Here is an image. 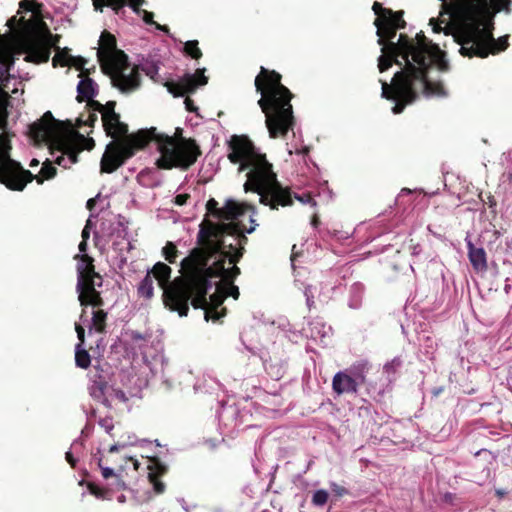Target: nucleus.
Segmentation results:
<instances>
[{
	"label": "nucleus",
	"mask_w": 512,
	"mask_h": 512,
	"mask_svg": "<svg viewBox=\"0 0 512 512\" xmlns=\"http://www.w3.org/2000/svg\"><path fill=\"white\" fill-rule=\"evenodd\" d=\"M20 9L31 12L29 19L16 16L7 21L11 30L9 35H0V183L8 189L22 191L27 183L33 179L38 184L44 180L52 179L56 175V168L49 159L43 163L38 175L23 169L19 162L11 159L9 151L10 141L5 133L9 106L10 93L17 94L21 85L11 70L16 56L25 54L28 62H47L50 57V49H57L53 58V64L67 66L74 64V58L67 50L56 47L55 37L51 34L46 23L40 17V4L33 5L30 0H22Z\"/></svg>",
	"instance_id": "f257e3e1"
},
{
	"label": "nucleus",
	"mask_w": 512,
	"mask_h": 512,
	"mask_svg": "<svg viewBox=\"0 0 512 512\" xmlns=\"http://www.w3.org/2000/svg\"><path fill=\"white\" fill-rule=\"evenodd\" d=\"M372 10L377 15L374 24L379 37L378 44L382 46V55L378 59L379 70H387L393 61L402 67L394 75L391 85L380 80L381 96L395 101L392 112L401 113L404 106L412 103L420 94L427 98L446 97L447 92L435 75L449 70L445 53L422 32L416 35L415 40L401 34L398 41L393 42L396 31L405 24L402 12H393L382 7L379 2H374Z\"/></svg>",
	"instance_id": "f03ea898"
},
{
	"label": "nucleus",
	"mask_w": 512,
	"mask_h": 512,
	"mask_svg": "<svg viewBox=\"0 0 512 512\" xmlns=\"http://www.w3.org/2000/svg\"><path fill=\"white\" fill-rule=\"evenodd\" d=\"M97 105L107 134L113 138L126 136L119 147L112 149L108 147L103 154L101 172H114L124 163L125 159L133 156L135 150L143 148L149 143H153L160 153L157 160L160 168L178 167L187 169L197 160L200 151L193 140L175 139L158 133L156 128L140 130L135 134L127 135V125L120 121L119 115L114 111L115 102L110 101L105 105L100 103Z\"/></svg>",
	"instance_id": "7ed1b4c3"
},
{
	"label": "nucleus",
	"mask_w": 512,
	"mask_h": 512,
	"mask_svg": "<svg viewBox=\"0 0 512 512\" xmlns=\"http://www.w3.org/2000/svg\"><path fill=\"white\" fill-rule=\"evenodd\" d=\"M255 226L245 229L236 222L202 223L197 235L198 247L181 261V269L192 274L190 286L206 292L211 285L206 276L211 272L215 275L231 274L225 268V262L235 265L242 257L247 242L245 233H252Z\"/></svg>",
	"instance_id": "20e7f679"
},
{
	"label": "nucleus",
	"mask_w": 512,
	"mask_h": 512,
	"mask_svg": "<svg viewBox=\"0 0 512 512\" xmlns=\"http://www.w3.org/2000/svg\"><path fill=\"white\" fill-rule=\"evenodd\" d=\"M512 0H450L449 10L462 24L452 33L459 52L466 57L485 58L508 47V36L495 40L492 34L493 16L498 12H511ZM448 6L447 3L442 5Z\"/></svg>",
	"instance_id": "39448f33"
},
{
	"label": "nucleus",
	"mask_w": 512,
	"mask_h": 512,
	"mask_svg": "<svg viewBox=\"0 0 512 512\" xmlns=\"http://www.w3.org/2000/svg\"><path fill=\"white\" fill-rule=\"evenodd\" d=\"M228 158L239 164V171H246L244 183L246 192L252 191L259 195V201L271 209L292 204L290 191L277 180L265 155L256 150L252 142L246 138L233 136L229 143Z\"/></svg>",
	"instance_id": "423d86ee"
},
{
	"label": "nucleus",
	"mask_w": 512,
	"mask_h": 512,
	"mask_svg": "<svg viewBox=\"0 0 512 512\" xmlns=\"http://www.w3.org/2000/svg\"><path fill=\"white\" fill-rule=\"evenodd\" d=\"M231 272L228 276L215 275L212 272L206 276L210 287L206 292L200 295V291L190 286L192 282V274L189 275V281H176L168 288H165V302L172 310L178 312L179 316H186L189 311V302L194 308H201L204 310L205 319L208 321L212 319L216 321L220 319L223 314L218 312L217 308L223 303L224 299L232 296L234 299L239 297V289L232 284V280L240 274V269L233 265L231 268H226Z\"/></svg>",
	"instance_id": "0eeeda50"
},
{
	"label": "nucleus",
	"mask_w": 512,
	"mask_h": 512,
	"mask_svg": "<svg viewBox=\"0 0 512 512\" xmlns=\"http://www.w3.org/2000/svg\"><path fill=\"white\" fill-rule=\"evenodd\" d=\"M30 137L37 143L45 142L51 149L52 161L69 168L78 161L77 155L83 150H91L95 143L92 138L74 131L70 126L56 120L50 111L28 127Z\"/></svg>",
	"instance_id": "6e6552de"
},
{
	"label": "nucleus",
	"mask_w": 512,
	"mask_h": 512,
	"mask_svg": "<svg viewBox=\"0 0 512 512\" xmlns=\"http://www.w3.org/2000/svg\"><path fill=\"white\" fill-rule=\"evenodd\" d=\"M255 87L261 93L258 105L265 114L269 136H284L294 125L291 92L281 84L279 73L264 67H261L260 74L255 78Z\"/></svg>",
	"instance_id": "1a4fd4ad"
},
{
	"label": "nucleus",
	"mask_w": 512,
	"mask_h": 512,
	"mask_svg": "<svg viewBox=\"0 0 512 512\" xmlns=\"http://www.w3.org/2000/svg\"><path fill=\"white\" fill-rule=\"evenodd\" d=\"M99 45L97 56L112 85L123 94L138 90L141 85L140 72L136 66L129 63L127 55L116 48L115 37L104 31L100 36Z\"/></svg>",
	"instance_id": "9d476101"
},
{
	"label": "nucleus",
	"mask_w": 512,
	"mask_h": 512,
	"mask_svg": "<svg viewBox=\"0 0 512 512\" xmlns=\"http://www.w3.org/2000/svg\"><path fill=\"white\" fill-rule=\"evenodd\" d=\"M102 285L101 277L94 271L92 259L82 255L77 264V285L78 299L81 306L88 305L102 306L103 301L96 286Z\"/></svg>",
	"instance_id": "9b49d317"
},
{
	"label": "nucleus",
	"mask_w": 512,
	"mask_h": 512,
	"mask_svg": "<svg viewBox=\"0 0 512 512\" xmlns=\"http://www.w3.org/2000/svg\"><path fill=\"white\" fill-rule=\"evenodd\" d=\"M369 369V362L362 360L337 372L332 379L333 392L338 396L343 394H357L359 387L366 381V375Z\"/></svg>",
	"instance_id": "f8f14e48"
},
{
	"label": "nucleus",
	"mask_w": 512,
	"mask_h": 512,
	"mask_svg": "<svg viewBox=\"0 0 512 512\" xmlns=\"http://www.w3.org/2000/svg\"><path fill=\"white\" fill-rule=\"evenodd\" d=\"M171 268L162 262H158L154 265L151 273L148 272L146 276L141 280L138 286V295L145 299H150L154 294L153 287V279L155 278L158 281L159 286L163 289V303L166 308L173 311L165 302V288H168L172 283L176 281H189V275L187 274V279L176 278L173 281H170Z\"/></svg>",
	"instance_id": "ddd939ff"
},
{
	"label": "nucleus",
	"mask_w": 512,
	"mask_h": 512,
	"mask_svg": "<svg viewBox=\"0 0 512 512\" xmlns=\"http://www.w3.org/2000/svg\"><path fill=\"white\" fill-rule=\"evenodd\" d=\"M208 212L224 222L225 220H238L244 214H250V222L254 223L253 215L255 214V207L245 202H237L235 200H227L222 208L218 207V202L215 199H210L207 202Z\"/></svg>",
	"instance_id": "4468645a"
},
{
	"label": "nucleus",
	"mask_w": 512,
	"mask_h": 512,
	"mask_svg": "<svg viewBox=\"0 0 512 512\" xmlns=\"http://www.w3.org/2000/svg\"><path fill=\"white\" fill-rule=\"evenodd\" d=\"M145 3V0H93V6L96 11H103V7H110L116 14H120L125 6H129L132 10L138 14H142L143 21L146 24H151L156 27V29L160 31L167 32L168 28L166 26H162L153 20V13L142 10L141 6Z\"/></svg>",
	"instance_id": "2eb2a0df"
},
{
	"label": "nucleus",
	"mask_w": 512,
	"mask_h": 512,
	"mask_svg": "<svg viewBox=\"0 0 512 512\" xmlns=\"http://www.w3.org/2000/svg\"><path fill=\"white\" fill-rule=\"evenodd\" d=\"M204 70H197L195 74L186 73L175 83H167L168 91L174 96H183L187 93H193L198 86L207 83V77L203 74Z\"/></svg>",
	"instance_id": "dca6fc26"
},
{
	"label": "nucleus",
	"mask_w": 512,
	"mask_h": 512,
	"mask_svg": "<svg viewBox=\"0 0 512 512\" xmlns=\"http://www.w3.org/2000/svg\"><path fill=\"white\" fill-rule=\"evenodd\" d=\"M466 246L468 250V258L474 270L477 272H486L487 265V254L484 248L476 247L474 243L466 238Z\"/></svg>",
	"instance_id": "f3484780"
},
{
	"label": "nucleus",
	"mask_w": 512,
	"mask_h": 512,
	"mask_svg": "<svg viewBox=\"0 0 512 512\" xmlns=\"http://www.w3.org/2000/svg\"><path fill=\"white\" fill-rule=\"evenodd\" d=\"M335 289L336 286H332L330 282L321 283L319 291L315 286H307L304 290V295L308 307L310 308L314 304V298L316 296L319 301L328 302L332 298Z\"/></svg>",
	"instance_id": "a211bd4d"
},
{
	"label": "nucleus",
	"mask_w": 512,
	"mask_h": 512,
	"mask_svg": "<svg viewBox=\"0 0 512 512\" xmlns=\"http://www.w3.org/2000/svg\"><path fill=\"white\" fill-rule=\"evenodd\" d=\"M275 349L276 347L273 346V350ZM268 354V356H262L265 370L275 379H279L284 373L286 361L281 357H277L274 351H272V354L270 352Z\"/></svg>",
	"instance_id": "6ab92c4d"
},
{
	"label": "nucleus",
	"mask_w": 512,
	"mask_h": 512,
	"mask_svg": "<svg viewBox=\"0 0 512 512\" xmlns=\"http://www.w3.org/2000/svg\"><path fill=\"white\" fill-rule=\"evenodd\" d=\"M237 409L233 406H223L218 412V421L221 433L228 434L236 426L235 416Z\"/></svg>",
	"instance_id": "aec40b11"
},
{
	"label": "nucleus",
	"mask_w": 512,
	"mask_h": 512,
	"mask_svg": "<svg viewBox=\"0 0 512 512\" xmlns=\"http://www.w3.org/2000/svg\"><path fill=\"white\" fill-rule=\"evenodd\" d=\"M332 333L331 326L327 325L323 320L317 318L309 322L307 335L314 339L324 342Z\"/></svg>",
	"instance_id": "412c9836"
},
{
	"label": "nucleus",
	"mask_w": 512,
	"mask_h": 512,
	"mask_svg": "<svg viewBox=\"0 0 512 512\" xmlns=\"http://www.w3.org/2000/svg\"><path fill=\"white\" fill-rule=\"evenodd\" d=\"M75 330L79 339V343L76 345L75 362L78 367L86 369L90 365L91 360L89 353L82 348L85 331L84 328L77 323L75 324Z\"/></svg>",
	"instance_id": "4be33fe9"
},
{
	"label": "nucleus",
	"mask_w": 512,
	"mask_h": 512,
	"mask_svg": "<svg viewBox=\"0 0 512 512\" xmlns=\"http://www.w3.org/2000/svg\"><path fill=\"white\" fill-rule=\"evenodd\" d=\"M108 385L106 380L101 376H94L89 386V393L91 397L105 405H108L107 392Z\"/></svg>",
	"instance_id": "5701e85b"
},
{
	"label": "nucleus",
	"mask_w": 512,
	"mask_h": 512,
	"mask_svg": "<svg viewBox=\"0 0 512 512\" xmlns=\"http://www.w3.org/2000/svg\"><path fill=\"white\" fill-rule=\"evenodd\" d=\"M364 285L359 282H355L351 285L349 290V299H348V305L352 309H358L360 308L362 304V299L364 295Z\"/></svg>",
	"instance_id": "b1692460"
},
{
	"label": "nucleus",
	"mask_w": 512,
	"mask_h": 512,
	"mask_svg": "<svg viewBox=\"0 0 512 512\" xmlns=\"http://www.w3.org/2000/svg\"><path fill=\"white\" fill-rule=\"evenodd\" d=\"M97 84L90 78H84L77 85L78 97L86 100L92 99L96 95Z\"/></svg>",
	"instance_id": "393cba45"
},
{
	"label": "nucleus",
	"mask_w": 512,
	"mask_h": 512,
	"mask_svg": "<svg viewBox=\"0 0 512 512\" xmlns=\"http://www.w3.org/2000/svg\"><path fill=\"white\" fill-rule=\"evenodd\" d=\"M93 308H97L98 306ZM107 314L101 310H92V318H91V325L89 326V330H95L96 332H103L105 330V322H106Z\"/></svg>",
	"instance_id": "a878e982"
},
{
	"label": "nucleus",
	"mask_w": 512,
	"mask_h": 512,
	"mask_svg": "<svg viewBox=\"0 0 512 512\" xmlns=\"http://www.w3.org/2000/svg\"><path fill=\"white\" fill-rule=\"evenodd\" d=\"M83 449V442L77 439L71 444L70 450L66 452L65 458L72 467H75L77 462V459L74 457V454H80L83 451Z\"/></svg>",
	"instance_id": "bb28decb"
},
{
	"label": "nucleus",
	"mask_w": 512,
	"mask_h": 512,
	"mask_svg": "<svg viewBox=\"0 0 512 512\" xmlns=\"http://www.w3.org/2000/svg\"><path fill=\"white\" fill-rule=\"evenodd\" d=\"M131 344L139 349H142L147 345V342L150 339V335H144L137 331H131L129 333Z\"/></svg>",
	"instance_id": "cd10ccee"
},
{
	"label": "nucleus",
	"mask_w": 512,
	"mask_h": 512,
	"mask_svg": "<svg viewBox=\"0 0 512 512\" xmlns=\"http://www.w3.org/2000/svg\"><path fill=\"white\" fill-rule=\"evenodd\" d=\"M163 255L167 261L174 263L178 256V250L174 243L168 242L163 248Z\"/></svg>",
	"instance_id": "c85d7f7f"
},
{
	"label": "nucleus",
	"mask_w": 512,
	"mask_h": 512,
	"mask_svg": "<svg viewBox=\"0 0 512 512\" xmlns=\"http://www.w3.org/2000/svg\"><path fill=\"white\" fill-rule=\"evenodd\" d=\"M329 494L324 489L316 490L312 496V503L315 506L321 507L327 503Z\"/></svg>",
	"instance_id": "c756f323"
},
{
	"label": "nucleus",
	"mask_w": 512,
	"mask_h": 512,
	"mask_svg": "<svg viewBox=\"0 0 512 512\" xmlns=\"http://www.w3.org/2000/svg\"><path fill=\"white\" fill-rule=\"evenodd\" d=\"M402 366V360L400 357H395L390 362L386 363L383 367L384 372L389 378L391 374H395L396 371Z\"/></svg>",
	"instance_id": "7c9ffc66"
},
{
	"label": "nucleus",
	"mask_w": 512,
	"mask_h": 512,
	"mask_svg": "<svg viewBox=\"0 0 512 512\" xmlns=\"http://www.w3.org/2000/svg\"><path fill=\"white\" fill-rule=\"evenodd\" d=\"M185 51L188 55H190L192 58L198 59L201 57L202 53L200 49L198 48V42L197 41H188L185 44Z\"/></svg>",
	"instance_id": "2f4dec72"
},
{
	"label": "nucleus",
	"mask_w": 512,
	"mask_h": 512,
	"mask_svg": "<svg viewBox=\"0 0 512 512\" xmlns=\"http://www.w3.org/2000/svg\"><path fill=\"white\" fill-rule=\"evenodd\" d=\"M445 23V20H436L435 18L430 19V25L433 27V31L439 33L443 31L446 35L451 33V27L447 24L444 28H442V24Z\"/></svg>",
	"instance_id": "473e14b6"
},
{
	"label": "nucleus",
	"mask_w": 512,
	"mask_h": 512,
	"mask_svg": "<svg viewBox=\"0 0 512 512\" xmlns=\"http://www.w3.org/2000/svg\"><path fill=\"white\" fill-rule=\"evenodd\" d=\"M149 477H150V481L153 484L154 491L157 494L163 493L165 490V484L162 483L161 481H159L155 475L150 474Z\"/></svg>",
	"instance_id": "72a5a7b5"
},
{
	"label": "nucleus",
	"mask_w": 512,
	"mask_h": 512,
	"mask_svg": "<svg viewBox=\"0 0 512 512\" xmlns=\"http://www.w3.org/2000/svg\"><path fill=\"white\" fill-rule=\"evenodd\" d=\"M98 424L100 425V427H102L105 432L107 433H110L114 427L113 425V421H112V418L110 417H105V418H101L99 421H98Z\"/></svg>",
	"instance_id": "f704fd0d"
},
{
	"label": "nucleus",
	"mask_w": 512,
	"mask_h": 512,
	"mask_svg": "<svg viewBox=\"0 0 512 512\" xmlns=\"http://www.w3.org/2000/svg\"><path fill=\"white\" fill-rule=\"evenodd\" d=\"M330 488H331L332 492H333L335 495L339 496V497H341V496H344V495L348 494V490H347L345 487L340 486V485H338V484H337V483H335V482H331V483H330Z\"/></svg>",
	"instance_id": "c9c22d12"
},
{
	"label": "nucleus",
	"mask_w": 512,
	"mask_h": 512,
	"mask_svg": "<svg viewBox=\"0 0 512 512\" xmlns=\"http://www.w3.org/2000/svg\"><path fill=\"white\" fill-rule=\"evenodd\" d=\"M88 489H89V492L92 495H94L95 497H97L99 499L104 498V491L102 489H100L99 487H97L96 485L90 483L88 485Z\"/></svg>",
	"instance_id": "e433bc0d"
},
{
	"label": "nucleus",
	"mask_w": 512,
	"mask_h": 512,
	"mask_svg": "<svg viewBox=\"0 0 512 512\" xmlns=\"http://www.w3.org/2000/svg\"><path fill=\"white\" fill-rule=\"evenodd\" d=\"M135 440L133 439H130L127 443H118V444H114L112 446H110L109 448V452L110 453H114V452H117L120 448H124L126 445H134L135 444Z\"/></svg>",
	"instance_id": "4c0bfd02"
},
{
	"label": "nucleus",
	"mask_w": 512,
	"mask_h": 512,
	"mask_svg": "<svg viewBox=\"0 0 512 512\" xmlns=\"http://www.w3.org/2000/svg\"><path fill=\"white\" fill-rule=\"evenodd\" d=\"M98 465H99V467L101 469V474H102L103 478L108 479V478L114 476V470L112 468L103 467L101 465V461L100 460H99Z\"/></svg>",
	"instance_id": "58836bf2"
},
{
	"label": "nucleus",
	"mask_w": 512,
	"mask_h": 512,
	"mask_svg": "<svg viewBox=\"0 0 512 512\" xmlns=\"http://www.w3.org/2000/svg\"><path fill=\"white\" fill-rule=\"evenodd\" d=\"M188 198H189V196L186 194H178L174 198V203L178 206H182V205L186 204Z\"/></svg>",
	"instance_id": "ea45409f"
},
{
	"label": "nucleus",
	"mask_w": 512,
	"mask_h": 512,
	"mask_svg": "<svg viewBox=\"0 0 512 512\" xmlns=\"http://www.w3.org/2000/svg\"><path fill=\"white\" fill-rule=\"evenodd\" d=\"M296 198L304 203V204H312L315 205V201L312 199V197L309 194H302L300 196H296Z\"/></svg>",
	"instance_id": "a19ab883"
},
{
	"label": "nucleus",
	"mask_w": 512,
	"mask_h": 512,
	"mask_svg": "<svg viewBox=\"0 0 512 512\" xmlns=\"http://www.w3.org/2000/svg\"><path fill=\"white\" fill-rule=\"evenodd\" d=\"M287 150H288V153H289V154L296 153V154H304V155H306V154H308V152H309V148H308V147H306V146L302 147L301 149H299V148H297V147H295V148H289V147H288V149H287Z\"/></svg>",
	"instance_id": "79ce46f5"
},
{
	"label": "nucleus",
	"mask_w": 512,
	"mask_h": 512,
	"mask_svg": "<svg viewBox=\"0 0 512 512\" xmlns=\"http://www.w3.org/2000/svg\"><path fill=\"white\" fill-rule=\"evenodd\" d=\"M154 360L160 364L161 372H162V374H164L165 367L167 366V360L163 356H159V357L155 358ZM162 377L164 378L165 375H162Z\"/></svg>",
	"instance_id": "37998d69"
},
{
	"label": "nucleus",
	"mask_w": 512,
	"mask_h": 512,
	"mask_svg": "<svg viewBox=\"0 0 512 512\" xmlns=\"http://www.w3.org/2000/svg\"><path fill=\"white\" fill-rule=\"evenodd\" d=\"M94 217L95 216L93 214H91L89 216V218L87 219L86 224L84 226L85 228H88L89 230H91L95 226V222L93 220Z\"/></svg>",
	"instance_id": "c03bdc74"
},
{
	"label": "nucleus",
	"mask_w": 512,
	"mask_h": 512,
	"mask_svg": "<svg viewBox=\"0 0 512 512\" xmlns=\"http://www.w3.org/2000/svg\"><path fill=\"white\" fill-rule=\"evenodd\" d=\"M421 253V247L420 245L416 244V245H413L411 246V254L413 256H417Z\"/></svg>",
	"instance_id": "a18cd8bd"
},
{
	"label": "nucleus",
	"mask_w": 512,
	"mask_h": 512,
	"mask_svg": "<svg viewBox=\"0 0 512 512\" xmlns=\"http://www.w3.org/2000/svg\"><path fill=\"white\" fill-rule=\"evenodd\" d=\"M90 237V230L88 228H83L82 230V240H88Z\"/></svg>",
	"instance_id": "49530a36"
},
{
	"label": "nucleus",
	"mask_w": 512,
	"mask_h": 512,
	"mask_svg": "<svg viewBox=\"0 0 512 512\" xmlns=\"http://www.w3.org/2000/svg\"><path fill=\"white\" fill-rule=\"evenodd\" d=\"M80 252L84 253L87 250V240H82L79 244Z\"/></svg>",
	"instance_id": "de8ad7c7"
},
{
	"label": "nucleus",
	"mask_w": 512,
	"mask_h": 512,
	"mask_svg": "<svg viewBox=\"0 0 512 512\" xmlns=\"http://www.w3.org/2000/svg\"><path fill=\"white\" fill-rule=\"evenodd\" d=\"M92 431V426L90 424H86L85 427L82 429L83 435H89Z\"/></svg>",
	"instance_id": "09e8293b"
},
{
	"label": "nucleus",
	"mask_w": 512,
	"mask_h": 512,
	"mask_svg": "<svg viewBox=\"0 0 512 512\" xmlns=\"http://www.w3.org/2000/svg\"><path fill=\"white\" fill-rule=\"evenodd\" d=\"M291 334H287L286 336L291 340V341H297V338L299 337L298 333L297 332H290Z\"/></svg>",
	"instance_id": "8fccbe9b"
},
{
	"label": "nucleus",
	"mask_w": 512,
	"mask_h": 512,
	"mask_svg": "<svg viewBox=\"0 0 512 512\" xmlns=\"http://www.w3.org/2000/svg\"><path fill=\"white\" fill-rule=\"evenodd\" d=\"M116 397L119 398L122 401H126L127 398L125 396V393L122 391H116Z\"/></svg>",
	"instance_id": "3c124183"
},
{
	"label": "nucleus",
	"mask_w": 512,
	"mask_h": 512,
	"mask_svg": "<svg viewBox=\"0 0 512 512\" xmlns=\"http://www.w3.org/2000/svg\"><path fill=\"white\" fill-rule=\"evenodd\" d=\"M95 202H96V199L95 198H91L87 201V208L88 209H92L93 206L95 205Z\"/></svg>",
	"instance_id": "603ef678"
},
{
	"label": "nucleus",
	"mask_w": 512,
	"mask_h": 512,
	"mask_svg": "<svg viewBox=\"0 0 512 512\" xmlns=\"http://www.w3.org/2000/svg\"><path fill=\"white\" fill-rule=\"evenodd\" d=\"M506 494L504 490L498 489L496 490V495L499 497H503Z\"/></svg>",
	"instance_id": "864d4df0"
},
{
	"label": "nucleus",
	"mask_w": 512,
	"mask_h": 512,
	"mask_svg": "<svg viewBox=\"0 0 512 512\" xmlns=\"http://www.w3.org/2000/svg\"><path fill=\"white\" fill-rule=\"evenodd\" d=\"M39 161L37 159H32L30 162V167L38 166Z\"/></svg>",
	"instance_id": "5fc2aeb1"
},
{
	"label": "nucleus",
	"mask_w": 512,
	"mask_h": 512,
	"mask_svg": "<svg viewBox=\"0 0 512 512\" xmlns=\"http://www.w3.org/2000/svg\"><path fill=\"white\" fill-rule=\"evenodd\" d=\"M295 248H296V245H293L292 258H291L292 261H294V257L296 256Z\"/></svg>",
	"instance_id": "6e6d98bb"
},
{
	"label": "nucleus",
	"mask_w": 512,
	"mask_h": 512,
	"mask_svg": "<svg viewBox=\"0 0 512 512\" xmlns=\"http://www.w3.org/2000/svg\"><path fill=\"white\" fill-rule=\"evenodd\" d=\"M117 499H118V501H119L120 503L125 502V496H124V495H120V496H118V498H117Z\"/></svg>",
	"instance_id": "4d7b16f0"
},
{
	"label": "nucleus",
	"mask_w": 512,
	"mask_h": 512,
	"mask_svg": "<svg viewBox=\"0 0 512 512\" xmlns=\"http://www.w3.org/2000/svg\"><path fill=\"white\" fill-rule=\"evenodd\" d=\"M153 72H157V68L156 67H153V71H147V74L150 75L151 77H153L152 73Z\"/></svg>",
	"instance_id": "13d9d810"
},
{
	"label": "nucleus",
	"mask_w": 512,
	"mask_h": 512,
	"mask_svg": "<svg viewBox=\"0 0 512 512\" xmlns=\"http://www.w3.org/2000/svg\"><path fill=\"white\" fill-rule=\"evenodd\" d=\"M189 102H190L189 100H186V101H185L186 106H187V109L191 111V110H192V108H191V105H190V103H189Z\"/></svg>",
	"instance_id": "bf43d9fd"
},
{
	"label": "nucleus",
	"mask_w": 512,
	"mask_h": 512,
	"mask_svg": "<svg viewBox=\"0 0 512 512\" xmlns=\"http://www.w3.org/2000/svg\"><path fill=\"white\" fill-rule=\"evenodd\" d=\"M410 192H411V191H410V189H408V188H403V189L401 190V193H402V194H404V193H410Z\"/></svg>",
	"instance_id": "052dcab7"
},
{
	"label": "nucleus",
	"mask_w": 512,
	"mask_h": 512,
	"mask_svg": "<svg viewBox=\"0 0 512 512\" xmlns=\"http://www.w3.org/2000/svg\"><path fill=\"white\" fill-rule=\"evenodd\" d=\"M118 487H120V488L125 487V484L122 481H120L119 479H118Z\"/></svg>",
	"instance_id": "680f3d73"
},
{
	"label": "nucleus",
	"mask_w": 512,
	"mask_h": 512,
	"mask_svg": "<svg viewBox=\"0 0 512 512\" xmlns=\"http://www.w3.org/2000/svg\"><path fill=\"white\" fill-rule=\"evenodd\" d=\"M84 313H85V310H83V313H82V314H81V316H80V320H81L82 322H86V320L84 319Z\"/></svg>",
	"instance_id": "e2e57ef3"
},
{
	"label": "nucleus",
	"mask_w": 512,
	"mask_h": 512,
	"mask_svg": "<svg viewBox=\"0 0 512 512\" xmlns=\"http://www.w3.org/2000/svg\"><path fill=\"white\" fill-rule=\"evenodd\" d=\"M90 120L91 122H94L97 120V116L93 115V116H90Z\"/></svg>",
	"instance_id": "0e129e2a"
},
{
	"label": "nucleus",
	"mask_w": 512,
	"mask_h": 512,
	"mask_svg": "<svg viewBox=\"0 0 512 512\" xmlns=\"http://www.w3.org/2000/svg\"><path fill=\"white\" fill-rule=\"evenodd\" d=\"M312 223H313V225H316L317 219L315 218Z\"/></svg>",
	"instance_id": "69168bd1"
},
{
	"label": "nucleus",
	"mask_w": 512,
	"mask_h": 512,
	"mask_svg": "<svg viewBox=\"0 0 512 512\" xmlns=\"http://www.w3.org/2000/svg\"><path fill=\"white\" fill-rule=\"evenodd\" d=\"M511 177H512V175H511Z\"/></svg>",
	"instance_id": "338daca9"
}]
</instances>
